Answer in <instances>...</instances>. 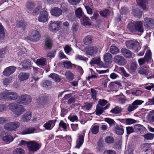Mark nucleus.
<instances>
[{
  "mask_svg": "<svg viewBox=\"0 0 154 154\" xmlns=\"http://www.w3.org/2000/svg\"><path fill=\"white\" fill-rule=\"evenodd\" d=\"M128 28L131 32H137L140 35L144 31L143 23L141 21L135 22L134 23H131L128 25Z\"/></svg>",
  "mask_w": 154,
  "mask_h": 154,
  "instance_id": "nucleus-1",
  "label": "nucleus"
},
{
  "mask_svg": "<svg viewBox=\"0 0 154 154\" xmlns=\"http://www.w3.org/2000/svg\"><path fill=\"white\" fill-rule=\"evenodd\" d=\"M18 97L17 93L14 92H11L10 91H5L0 93V100H10L16 99Z\"/></svg>",
  "mask_w": 154,
  "mask_h": 154,
  "instance_id": "nucleus-2",
  "label": "nucleus"
},
{
  "mask_svg": "<svg viewBox=\"0 0 154 154\" xmlns=\"http://www.w3.org/2000/svg\"><path fill=\"white\" fill-rule=\"evenodd\" d=\"M9 108L11 109L15 116V117L18 116L25 111V109L22 105L15 104L12 103L9 104Z\"/></svg>",
  "mask_w": 154,
  "mask_h": 154,
  "instance_id": "nucleus-3",
  "label": "nucleus"
},
{
  "mask_svg": "<svg viewBox=\"0 0 154 154\" xmlns=\"http://www.w3.org/2000/svg\"><path fill=\"white\" fill-rule=\"evenodd\" d=\"M126 45L127 48L132 49L134 52H138L140 48L139 43L136 41H128Z\"/></svg>",
  "mask_w": 154,
  "mask_h": 154,
  "instance_id": "nucleus-4",
  "label": "nucleus"
},
{
  "mask_svg": "<svg viewBox=\"0 0 154 154\" xmlns=\"http://www.w3.org/2000/svg\"><path fill=\"white\" fill-rule=\"evenodd\" d=\"M20 125V123L18 122H11L5 124L4 126V128L9 131H16Z\"/></svg>",
  "mask_w": 154,
  "mask_h": 154,
  "instance_id": "nucleus-5",
  "label": "nucleus"
},
{
  "mask_svg": "<svg viewBox=\"0 0 154 154\" xmlns=\"http://www.w3.org/2000/svg\"><path fill=\"white\" fill-rule=\"evenodd\" d=\"M31 101V97L27 94L22 95L20 96L17 100L19 103L23 105L29 104Z\"/></svg>",
  "mask_w": 154,
  "mask_h": 154,
  "instance_id": "nucleus-6",
  "label": "nucleus"
},
{
  "mask_svg": "<svg viewBox=\"0 0 154 154\" xmlns=\"http://www.w3.org/2000/svg\"><path fill=\"white\" fill-rule=\"evenodd\" d=\"M61 21H51L49 23L48 29L52 32H55L59 30L60 25L61 23Z\"/></svg>",
  "mask_w": 154,
  "mask_h": 154,
  "instance_id": "nucleus-7",
  "label": "nucleus"
},
{
  "mask_svg": "<svg viewBox=\"0 0 154 154\" xmlns=\"http://www.w3.org/2000/svg\"><path fill=\"white\" fill-rule=\"evenodd\" d=\"M40 38V34L39 32L37 30H34L32 32L30 35L27 37L28 39L34 42L38 40Z\"/></svg>",
  "mask_w": 154,
  "mask_h": 154,
  "instance_id": "nucleus-8",
  "label": "nucleus"
},
{
  "mask_svg": "<svg viewBox=\"0 0 154 154\" xmlns=\"http://www.w3.org/2000/svg\"><path fill=\"white\" fill-rule=\"evenodd\" d=\"M144 101L142 100H136L134 101L132 103L129 105L128 108V110L130 112H131L136 109L139 105L142 104Z\"/></svg>",
  "mask_w": 154,
  "mask_h": 154,
  "instance_id": "nucleus-9",
  "label": "nucleus"
},
{
  "mask_svg": "<svg viewBox=\"0 0 154 154\" xmlns=\"http://www.w3.org/2000/svg\"><path fill=\"white\" fill-rule=\"evenodd\" d=\"M28 147L31 152H35L41 147V145L38 143L32 141L29 142L28 144Z\"/></svg>",
  "mask_w": 154,
  "mask_h": 154,
  "instance_id": "nucleus-10",
  "label": "nucleus"
},
{
  "mask_svg": "<svg viewBox=\"0 0 154 154\" xmlns=\"http://www.w3.org/2000/svg\"><path fill=\"white\" fill-rule=\"evenodd\" d=\"M114 62L117 64L123 66L127 63V60L122 56L119 55H116L113 58Z\"/></svg>",
  "mask_w": 154,
  "mask_h": 154,
  "instance_id": "nucleus-11",
  "label": "nucleus"
},
{
  "mask_svg": "<svg viewBox=\"0 0 154 154\" xmlns=\"http://www.w3.org/2000/svg\"><path fill=\"white\" fill-rule=\"evenodd\" d=\"M48 20V15L46 10L42 11L38 17V21L41 22L45 23L47 22Z\"/></svg>",
  "mask_w": 154,
  "mask_h": 154,
  "instance_id": "nucleus-12",
  "label": "nucleus"
},
{
  "mask_svg": "<svg viewBox=\"0 0 154 154\" xmlns=\"http://www.w3.org/2000/svg\"><path fill=\"white\" fill-rule=\"evenodd\" d=\"M144 24L147 28H154V20L150 18L146 17L144 19Z\"/></svg>",
  "mask_w": 154,
  "mask_h": 154,
  "instance_id": "nucleus-13",
  "label": "nucleus"
},
{
  "mask_svg": "<svg viewBox=\"0 0 154 154\" xmlns=\"http://www.w3.org/2000/svg\"><path fill=\"white\" fill-rule=\"evenodd\" d=\"M16 68L14 66H9L5 68L3 71V74L5 76H8L13 73L15 71Z\"/></svg>",
  "mask_w": 154,
  "mask_h": 154,
  "instance_id": "nucleus-14",
  "label": "nucleus"
},
{
  "mask_svg": "<svg viewBox=\"0 0 154 154\" xmlns=\"http://www.w3.org/2000/svg\"><path fill=\"white\" fill-rule=\"evenodd\" d=\"M110 106V104L108 103L104 107H102L100 105H97L95 111L96 114L99 116L103 112L104 110L108 108Z\"/></svg>",
  "mask_w": 154,
  "mask_h": 154,
  "instance_id": "nucleus-15",
  "label": "nucleus"
},
{
  "mask_svg": "<svg viewBox=\"0 0 154 154\" xmlns=\"http://www.w3.org/2000/svg\"><path fill=\"white\" fill-rule=\"evenodd\" d=\"M56 119L48 121L43 125L44 127L47 130H51L55 126Z\"/></svg>",
  "mask_w": 154,
  "mask_h": 154,
  "instance_id": "nucleus-16",
  "label": "nucleus"
},
{
  "mask_svg": "<svg viewBox=\"0 0 154 154\" xmlns=\"http://www.w3.org/2000/svg\"><path fill=\"white\" fill-rule=\"evenodd\" d=\"M1 137L3 140L6 143H9L14 140L13 137L11 135L5 134L1 135Z\"/></svg>",
  "mask_w": 154,
  "mask_h": 154,
  "instance_id": "nucleus-17",
  "label": "nucleus"
},
{
  "mask_svg": "<svg viewBox=\"0 0 154 154\" xmlns=\"http://www.w3.org/2000/svg\"><path fill=\"white\" fill-rule=\"evenodd\" d=\"M90 63L91 65L96 64L102 67L104 66V63L101 60L100 58L99 57L93 59Z\"/></svg>",
  "mask_w": 154,
  "mask_h": 154,
  "instance_id": "nucleus-18",
  "label": "nucleus"
},
{
  "mask_svg": "<svg viewBox=\"0 0 154 154\" xmlns=\"http://www.w3.org/2000/svg\"><path fill=\"white\" fill-rule=\"evenodd\" d=\"M138 65L136 61L131 62L128 65V70L131 73L134 72L137 69Z\"/></svg>",
  "mask_w": 154,
  "mask_h": 154,
  "instance_id": "nucleus-19",
  "label": "nucleus"
},
{
  "mask_svg": "<svg viewBox=\"0 0 154 154\" xmlns=\"http://www.w3.org/2000/svg\"><path fill=\"white\" fill-rule=\"evenodd\" d=\"M98 51V49L96 47H93L89 48L86 51V54L91 56H94L96 54Z\"/></svg>",
  "mask_w": 154,
  "mask_h": 154,
  "instance_id": "nucleus-20",
  "label": "nucleus"
},
{
  "mask_svg": "<svg viewBox=\"0 0 154 154\" xmlns=\"http://www.w3.org/2000/svg\"><path fill=\"white\" fill-rule=\"evenodd\" d=\"M85 134L84 133L79 136V138L77 140L76 145L75 146V148H79L82 145L84 141Z\"/></svg>",
  "mask_w": 154,
  "mask_h": 154,
  "instance_id": "nucleus-21",
  "label": "nucleus"
},
{
  "mask_svg": "<svg viewBox=\"0 0 154 154\" xmlns=\"http://www.w3.org/2000/svg\"><path fill=\"white\" fill-rule=\"evenodd\" d=\"M104 61L106 63H110L112 61V55L109 53H105L103 55Z\"/></svg>",
  "mask_w": 154,
  "mask_h": 154,
  "instance_id": "nucleus-22",
  "label": "nucleus"
},
{
  "mask_svg": "<svg viewBox=\"0 0 154 154\" xmlns=\"http://www.w3.org/2000/svg\"><path fill=\"white\" fill-rule=\"evenodd\" d=\"M134 128L136 131L141 134H143L146 131V128L143 125L139 124H137L135 125Z\"/></svg>",
  "mask_w": 154,
  "mask_h": 154,
  "instance_id": "nucleus-23",
  "label": "nucleus"
},
{
  "mask_svg": "<svg viewBox=\"0 0 154 154\" xmlns=\"http://www.w3.org/2000/svg\"><path fill=\"white\" fill-rule=\"evenodd\" d=\"M29 77V74L26 72H20L18 75L19 80L23 81L27 80Z\"/></svg>",
  "mask_w": 154,
  "mask_h": 154,
  "instance_id": "nucleus-24",
  "label": "nucleus"
},
{
  "mask_svg": "<svg viewBox=\"0 0 154 154\" xmlns=\"http://www.w3.org/2000/svg\"><path fill=\"white\" fill-rule=\"evenodd\" d=\"M138 4L143 8L146 10L147 8V5L148 4V0H136Z\"/></svg>",
  "mask_w": 154,
  "mask_h": 154,
  "instance_id": "nucleus-25",
  "label": "nucleus"
},
{
  "mask_svg": "<svg viewBox=\"0 0 154 154\" xmlns=\"http://www.w3.org/2000/svg\"><path fill=\"white\" fill-rule=\"evenodd\" d=\"M36 132V130L35 128L33 127H30L24 129L21 132V134L23 135H25L26 134H32Z\"/></svg>",
  "mask_w": 154,
  "mask_h": 154,
  "instance_id": "nucleus-26",
  "label": "nucleus"
},
{
  "mask_svg": "<svg viewBox=\"0 0 154 154\" xmlns=\"http://www.w3.org/2000/svg\"><path fill=\"white\" fill-rule=\"evenodd\" d=\"M47 61L46 59L43 57L38 59L37 60L36 63L38 65L43 66L46 65Z\"/></svg>",
  "mask_w": 154,
  "mask_h": 154,
  "instance_id": "nucleus-27",
  "label": "nucleus"
},
{
  "mask_svg": "<svg viewBox=\"0 0 154 154\" xmlns=\"http://www.w3.org/2000/svg\"><path fill=\"white\" fill-rule=\"evenodd\" d=\"M146 118L149 122H154V109L151 110L149 112Z\"/></svg>",
  "mask_w": 154,
  "mask_h": 154,
  "instance_id": "nucleus-28",
  "label": "nucleus"
},
{
  "mask_svg": "<svg viewBox=\"0 0 154 154\" xmlns=\"http://www.w3.org/2000/svg\"><path fill=\"white\" fill-rule=\"evenodd\" d=\"M144 58L145 59L146 63H148L152 60V53L150 50L146 51Z\"/></svg>",
  "mask_w": 154,
  "mask_h": 154,
  "instance_id": "nucleus-29",
  "label": "nucleus"
},
{
  "mask_svg": "<svg viewBox=\"0 0 154 154\" xmlns=\"http://www.w3.org/2000/svg\"><path fill=\"white\" fill-rule=\"evenodd\" d=\"M121 51L122 54L125 57L128 58L131 57L132 53L129 50L126 48H122Z\"/></svg>",
  "mask_w": 154,
  "mask_h": 154,
  "instance_id": "nucleus-30",
  "label": "nucleus"
},
{
  "mask_svg": "<svg viewBox=\"0 0 154 154\" xmlns=\"http://www.w3.org/2000/svg\"><path fill=\"white\" fill-rule=\"evenodd\" d=\"M115 131L116 134L119 135H121L123 134L124 129L122 126L117 125L115 127Z\"/></svg>",
  "mask_w": 154,
  "mask_h": 154,
  "instance_id": "nucleus-31",
  "label": "nucleus"
},
{
  "mask_svg": "<svg viewBox=\"0 0 154 154\" xmlns=\"http://www.w3.org/2000/svg\"><path fill=\"white\" fill-rule=\"evenodd\" d=\"M31 118V112H28L25 113L21 119V121L23 122H26L29 120Z\"/></svg>",
  "mask_w": 154,
  "mask_h": 154,
  "instance_id": "nucleus-32",
  "label": "nucleus"
},
{
  "mask_svg": "<svg viewBox=\"0 0 154 154\" xmlns=\"http://www.w3.org/2000/svg\"><path fill=\"white\" fill-rule=\"evenodd\" d=\"M93 103H86L84 105L82 106V109L86 110H89L91 109Z\"/></svg>",
  "mask_w": 154,
  "mask_h": 154,
  "instance_id": "nucleus-33",
  "label": "nucleus"
},
{
  "mask_svg": "<svg viewBox=\"0 0 154 154\" xmlns=\"http://www.w3.org/2000/svg\"><path fill=\"white\" fill-rule=\"evenodd\" d=\"M49 77L51 78L55 81L58 82L61 80L59 76L55 73H52L49 75Z\"/></svg>",
  "mask_w": 154,
  "mask_h": 154,
  "instance_id": "nucleus-34",
  "label": "nucleus"
},
{
  "mask_svg": "<svg viewBox=\"0 0 154 154\" xmlns=\"http://www.w3.org/2000/svg\"><path fill=\"white\" fill-rule=\"evenodd\" d=\"M21 64L23 68L24 69H27L30 67L31 65V61L29 60H24Z\"/></svg>",
  "mask_w": 154,
  "mask_h": 154,
  "instance_id": "nucleus-35",
  "label": "nucleus"
},
{
  "mask_svg": "<svg viewBox=\"0 0 154 154\" xmlns=\"http://www.w3.org/2000/svg\"><path fill=\"white\" fill-rule=\"evenodd\" d=\"M122 109L118 106H116L110 110V112L112 113L117 114L121 113L122 111Z\"/></svg>",
  "mask_w": 154,
  "mask_h": 154,
  "instance_id": "nucleus-36",
  "label": "nucleus"
},
{
  "mask_svg": "<svg viewBox=\"0 0 154 154\" xmlns=\"http://www.w3.org/2000/svg\"><path fill=\"white\" fill-rule=\"evenodd\" d=\"M89 19L86 17H83L81 19V21L82 24L84 26L89 25H91V23L89 22Z\"/></svg>",
  "mask_w": 154,
  "mask_h": 154,
  "instance_id": "nucleus-37",
  "label": "nucleus"
},
{
  "mask_svg": "<svg viewBox=\"0 0 154 154\" xmlns=\"http://www.w3.org/2000/svg\"><path fill=\"white\" fill-rule=\"evenodd\" d=\"M144 139L146 140H151L154 138V134L151 133H147L143 135Z\"/></svg>",
  "mask_w": 154,
  "mask_h": 154,
  "instance_id": "nucleus-38",
  "label": "nucleus"
},
{
  "mask_svg": "<svg viewBox=\"0 0 154 154\" xmlns=\"http://www.w3.org/2000/svg\"><path fill=\"white\" fill-rule=\"evenodd\" d=\"M83 40L85 45H88L91 42L92 37L90 35H87L85 37Z\"/></svg>",
  "mask_w": 154,
  "mask_h": 154,
  "instance_id": "nucleus-39",
  "label": "nucleus"
},
{
  "mask_svg": "<svg viewBox=\"0 0 154 154\" xmlns=\"http://www.w3.org/2000/svg\"><path fill=\"white\" fill-rule=\"evenodd\" d=\"M47 102V99L45 97L41 96L38 100V103L40 105H43Z\"/></svg>",
  "mask_w": 154,
  "mask_h": 154,
  "instance_id": "nucleus-40",
  "label": "nucleus"
},
{
  "mask_svg": "<svg viewBox=\"0 0 154 154\" xmlns=\"http://www.w3.org/2000/svg\"><path fill=\"white\" fill-rule=\"evenodd\" d=\"M51 14L55 17H59L62 14V10H51Z\"/></svg>",
  "mask_w": 154,
  "mask_h": 154,
  "instance_id": "nucleus-41",
  "label": "nucleus"
},
{
  "mask_svg": "<svg viewBox=\"0 0 154 154\" xmlns=\"http://www.w3.org/2000/svg\"><path fill=\"white\" fill-rule=\"evenodd\" d=\"M151 145V143H145L141 145V147L143 151L146 152L149 149Z\"/></svg>",
  "mask_w": 154,
  "mask_h": 154,
  "instance_id": "nucleus-42",
  "label": "nucleus"
},
{
  "mask_svg": "<svg viewBox=\"0 0 154 154\" xmlns=\"http://www.w3.org/2000/svg\"><path fill=\"white\" fill-rule=\"evenodd\" d=\"M16 25L18 27L21 28L23 29L26 28V26L23 21H17Z\"/></svg>",
  "mask_w": 154,
  "mask_h": 154,
  "instance_id": "nucleus-43",
  "label": "nucleus"
},
{
  "mask_svg": "<svg viewBox=\"0 0 154 154\" xmlns=\"http://www.w3.org/2000/svg\"><path fill=\"white\" fill-rule=\"evenodd\" d=\"M24 150L22 148H17L13 151V154H24Z\"/></svg>",
  "mask_w": 154,
  "mask_h": 154,
  "instance_id": "nucleus-44",
  "label": "nucleus"
},
{
  "mask_svg": "<svg viewBox=\"0 0 154 154\" xmlns=\"http://www.w3.org/2000/svg\"><path fill=\"white\" fill-rule=\"evenodd\" d=\"M110 52L112 54H116L118 53L119 52L118 48L115 46H111L110 48Z\"/></svg>",
  "mask_w": 154,
  "mask_h": 154,
  "instance_id": "nucleus-45",
  "label": "nucleus"
},
{
  "mask_svg": "<svg viewBox=\"0 0 154 154\" xmlns=\"http://www.w3.org/2000/svg\"><path fill=\"white\" fill-rule=\"evenodd\" d=\"M99 126L98 125H92L91 130L92 133L94 134H96L99 132Z\"/></svg>",
  "mask_w": 154,
  "mask_h": 154,
  "instance_id": "nucleus-46",
  "label": "nucleus"
},
{
  "mask_svg": "<svg viewBox=\"0 0 154 154\" xmlns=\"http://www.w3.org/2000/svg\"><path fill=\"white\" fill-rule=\"evenodd\" d=\"M65 75L67 78L69 80H72L74 78V75L70 71H68L65 72Z\"/></svg>",
  "mask_w": 154,
  "mask_h": 154,
  "instance_id": "nucleus-47",
  "label": "nucleus"
},
{
  "mask_svg": "<svg viewBox=\"0 0 154 154\" xmlns=\"http://www.w3.org/2000/svg\"><path fill=\"white\" fill-rule=\"evenodd\" d=\"M132 13L134 16L137 17H140L142 14V12L140 10H133Z\"/></svg>",
  "mask_w": 154,
  "mask_h": 154,
  "instance_id": "nucleus-48",
  "label": "nucleus"
},
{
  "mask_svg": "<svg viewBox=\"0 0 154 154\" xmlns=\"http://www.w3.org/2000/svg\"><path fill=\"white\" fill-rule=\"evenodd\" d=\"M92 4L90 1H86L84 3V5L86 10H92L91 7L92 6Z\"/></svg>",
  "mask_w": 154,
  "mask_h": 154,
  "instance_id": "nucleus-49",
  "label": "nucleus"
},
{
  "mask_svg": "<svg viewBox=\"0 0 154 154\" xmlns=\"http://www.w3.org/2000/svg\"><path fill=\"white\" fill-rule=\"evenodd\" d=\"M79 23L77 22L74 23L71 27V30L73 32H76L78 29L79 28Z\"/></svg>",
  "mask_w": 154,
  "mask_h": 154,
  "instance_id": "nucleus-50",
  "label": "nucleus"
},
{
  "mask_svg": "<svg viewBox=\"0 0 154 154\" xmlns=\"http://www.w3.org/2000/svg\"><path fill=\"white\" fill-rule=\"evenodd\" d=\"M68 119L72 122H77L78 121V117L76 115H70L68 117Z\"/></svg>",
  "mask_w": 154,
  "mask_h": 154,
  "instance_id": "nucleus-51",
  "label": "nucleus"
},
{
  "mask_svg": "<svg viewBox=\"0 0 154 154\" xmlns=\"http://www.w3.org/2000/svg\"><path fill=\"white\" fill-rule=\"evenodd\" d=\"M26 6L29 9H32L35 7V4L33 1H30L27 2Z\"/></svg>",
  "mask_w": 154,
  "mask_h": 154,
  "instance_id": "nucleus-52",
  "label": "nucleus"
},
{
  "mask_svg": "<svg viewBox=\"0 0 154 154\" xmlns=\"http://www.w3.org/2000/svg\"><path fill=\"white\" fill-rule=\"evenodd\" d=\"M12 82V79L9 78L7 79H3V82L5 85L7 86Z\"/></svg>",
  "mask_w": 154,
  "mask_h": 154,
  "instance_id": "nucleus-53",
  "label": "nucleus"
},
{
  "mask_svg": "<svg viewBox=\"0 0 154 154\" xmlns=\"http://www.w3.org/2000/svg\"><path fill=\"white\" fill-rule=\"evenodd\" d=\"M5 36L4 28L2 25L0 24V39H3Z\"/></svg>",
  "mask_w": 154,
  "mask_h": 154,
  "instance_id": "nucleus-54",
  "label": "nucleus"
},
{
  "mask_svg": "<svg viewBox=\"0 0 154 154\" xmlns=\"http://www.w3.org/2000/svg\"><path fill=\"white\" fill-rule=\"evenodd\" d=\"M149 70L146 69L141 68L139 71L138 73L142 75H147L149 73Z\"/></svg>",
  "mask_w": 154,
  "mask_h": 154,
  "instance_id": "nucleus-55",
  "label": "nucleus"
},
{
  "mask_svg": "<svg viewBox=\"0 0 154 154\" xmlns=\"http://www.w3.org/2000/svg\"><path fill=\"white\" fill-rule=\"evenodd\" d=\"M64 67L66 69L70 68L72 66V64L70 61H66L63 62Z\"/></svg>",
  "mask_w": 154,
  "mask_h": 154,
  "instance_id": "nucleus-56",
  "label": "nucleus"
},
{
  "mask_svg": "<svg viewBox=\"0 0 154 154\" xmlns=\"http://www.w3.org/2000/svg\"><path fill=\"white\" fill-rule=\"evenodd\" d=\"M60 128H62L63 130L65 131H66L67 126L66 123L64 122L63 121H61L60 122L59 124Z\"/></svg>",
  "mask_w": 154,
  "mask_h": 154,
  "instance_id": "nucleus-57",
  "label": "nucleus"
},
{
  "mask_svg": "<svg viewBox=\"0 0 154 154\" xmlns=\"http://www.w3.org/2000/svg\"><path fill=\"white\" fill-rule=\"evenodd\" d=\"M75 59L76 60H79L84 61H86L88 60V58L79 55H77L76 56Z\"/></svg>",
  "mask_w": 154,
  "mask_h": 154,
  "instance_id": "nucleus-58",
  "label": "nucleus"
},
{
  "mask_svg": "<svg viewBox=\"0 0 154 154\" xmlns=\"http://www.w3.org/2000/svg\"><path fill=\"white\" fill-rule=\"evenodd\" d=\"M82 10H75V14L77 17L80 18L82 17L83 15Z\"/></svg>",
  "mask_w": 154,
  "mask_h": 154,
  "instance_id": "nucleus-59",
  "label": "nucleus"
},
{
  "mask_svg": "<svg viewBox=\"0 0 154 154\" xmlns=\"http://www.w3.org/2000/svg\"><path fill=\"white\" fill-rule=\"evenodd\" d=\"M108 87L109 88L112 89H118L119 86H118L115 83L113 82L111 83L109 85Z\"/></svg>",
  "mask_w": 154,
  "mask_h": 154,
  "instance_id": "nucleus-60",
  "label": "nucleus"
},
{
  "mask_svg": "<svg viewBox=\"0 0 154 154\" xmlns=\"http://www.w3.org/2000/svg\"><path fill=\"white\" fill-rule=\"evenodd\" d=\"M126 125H131L136 123V120L131 118L126 119Z\"/></svg>",
  "mask_w": 154,
  "mask_h": 154,
  "instance_id": "nucleus-61",
  "label": "nucleus"
},
{
  "mask_svg": "<svg viewBox=\"0 0 154 154\" xmlns=\"http://www.w3.org/2000/svg\"><path fill=\"white\" fill-rule=\"evenodd\" d=\"M52 44V40L50 39H46L45 42V45L48 48H50L51 47Z\"/></svg>",
  "mask_w": 154,
  "mask_h": 154,
  "instance_id": "nucleus-62",
  "label": "nucleus"
},
{
  "mask_svg": "<svg viewBox=\"0 0 154 154\" xmlns=\"http://www.w3.org/2000/svg\"><path fill=\"white\" fill-rule=\"evenodd\" d=\"M109 13V10H102L100 12V14L103 17H106L108 15Z\"/></svg>",
  "mask_w": 154,
  "mask_h": 154,
  "instance_id": "nucleus-63",
  "label": "nucleus"
},
{
  "mask_svg": "<svg viewBox=\"0 0 154 154\" xmlns=\"http://www.w3.org/2000/svg\"><path fill=\"white\" fill-rule=\"evenodd\" d=\"M107 101L105 100H100L98 101L99 104L101 106H103L106 105L107 103Z\"/></svg>",
  "mask_w": 154,
  "mask_h": 154,
  "instance_id": "nucleus-64",
  "label": "nucleus"
}]
</instances>
